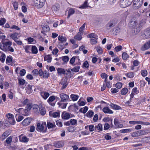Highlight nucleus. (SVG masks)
Wrapping results in <instances>:
<instances>
[{
  "label": "nucleus",
  "instance_id": "nucleus-38",
  "mask_svg": "<svg viewBox=\"0 0 150 150\" xmlns=\"http://www.w3.org/2000/svg\"><path fill=\"white\" fill-rule=\"evenodd\" d=\"M18 83L21 85H23L25 83V80L23 79H18Z\"/></svg>",
  "mask_w": 150,
  "mask_h": 150
},
{
  "label": "nucleus",
  "instance_id": "nucleus-59",
  "mask_svg": "<svg viewBox=\"0 0 150 150\" xmlns=\"http://www.w3.org/2000/svg\"><path fill=\"white\" fill-rule=\"evenodd\" d=\"M138 133L139 136L144 135L145 134V132L144 130H139L137 131Z\"/></svg>",
  "mask_w": 150,
  "mask_h": 150
},
{
  "label": "nucleus",
  "instance_id": "nucleus-64",
  "mask_svg": "<svg viewBox=\"0 0 150 150\" xmlns=\"http://www.w3.org/2000/svg\"><path fill=\"white\" fill-rule=\"evenodd\" d=\"M122 47L121 46L119 45V46L116 47L115 48V50L116 52H118L122 50Z\"/></svg>",
  "mask_w": 150,
  "mask_h": 150
},
{
  "label": "nucleus",
  "instance_id": "nucleus-32",
  "mask_svg": "<svg viewBox=\"0 0 150 150\" xmlns=\"http://www.w3.org/2000/svg\"><path fill=\"white\" fill-rule=\"evenodd\" d=\"M71 98L73 101H76L79 98V96L77 95L72 94L70 96Z\"/></svg>",
  "mask_w": 150,
  "mask_h": 150
},
{
  "label": "nucleus",
  "instance_id": "nucleus-39",
  "mask_svg": "<svg viewBox=\"0 0 150 150\" xmlns=\"http://www.w3.org/2000/svg\"><path fill=\"white\" fill-rule=\"evenodd\" d=\"M94 114V112L92 110H89L86 113V115L87 117H91Z\"/></svg>",
  "mask_w": 150,
  "mask_h": 150
},
{
  "label": "nucleus",
  "instance_id": "nucleus-55",
  "mask_svg": "<svg viewBox=\"0 0 150 150\" xmlns=\"http://www.w3.org/2000/svg\"><path fill=\"white\" fill-rule=\"evenodd\" d=\"M126 75L129 78H132L134 76V73L132 72H129Z\"/></svg>",
  "mask_w": 150,
  "mask_h": 150
},
{
  "label": "nucleus",
  "instance_id": "nucleus-60",
  "mask_svg": "<svg viewBox=\"0 0 150 150\" xmlns=\"http://www.w3.org/2000/svg\"><path fill=\"white\" fill-rule=\"evenodd\" d=\"M3 44L6 47L11 46L12 45V43L11 41H8L4 42Z\"/></svg>",
  "mask_w": 150,
  "mask_h": 150
},
{
  "label": "nucleus",
  "instance_id": "nucleus-22",
  "mask_svg": "<svg viewBox=\"0 0 150 150\" xmlns=\"http://www.w3.org/2000/svg\"><path fill=\"white\" fill-rule=\"evenodd\" d=\"M55 99V97L54 96H51L49 97L47 100V102L48 103L52 106H54L55 104V103H52V102H53Z\"/></svg>",
  "mask_w": 150,
  "mask_h": 150
},
{
  "label": "nucleus",
  "instance_id": "nucleus-49",
  "mask_svg": "<svg viewBox=\"0 0 150 150\" xmlns=\"http://www.w3.org/2000/svg\"><path fill=\"white\" fill-rule=\"evenodd\" d=\"M12 60V58L11 56H9L7 57L6 60V63H10Z\"/></svg>",
  "mask_w": 150,
  "mask_h": 150
},
{
  "label": "nucleus",
  "instance_id": "nucleus-45",
  "mask_svg": "<svg viewBox=\"0 0 150 150\" xmlns=\"http://www.w3.org/2000/svg\"><path fill=\"white\" fill-rule=\"evenodd\" d=\"M122 57L123 59L126 60L128 58L129 55L126 52H124L122 54Z\"/></svg>",
  "mask_w": 150,
  "mask_h": 150
},
{
  "label": "nucleus",
  "instance_id": "nucleus-1",
  "mask_svg": "<svg viewBox=\"0 0 150 150\" xmlns=\"http://www.w3.org/2000/svg\"><path fill=\"white\" fill-rule=\"evenodd\" d=\"M31 108L32 104H28L27 105L25 109H23V108H20L18 109H16V111L23 115L28 116L29 115L30 110Z\"/></svg>",
  "mask_w": 150,
  "mask_h": 150
},
{
  "label": "nucleus",
  "instance_id": "nucleus-11",
  "mask_svg": "<svg viewBox=\"0 0 150 150\" xmlns=\"http://www.w3.org/2000/svg\"><path fill=\"white\" fill-rule=\"evenodd\" d=\"M67 81V79L66 78L63 79L61 80L60 83L62 85V86L61 88V89L63 90L67 87L68 85Z\"/></svg>",
  "mask_w": 150,
  "mask_h": 150
},
{
  "label": "nucleus",
  "instance_id": "nucleus-57",
  "mask_svg": "<svg viewBox=\"0 0 150 150\" xmlns=\"http://www.w3.org/2000/svg\"><path fill=\"white\" fill-rule=\"evenodd\" d=\"M42 76L43 78H48L49 76L50 75L48 73L45 71L43 72Z\"/></svg>",
  "mask_w": 150,
  "mask_h": 150
},
{
  "label": "nucleus",
  "instance_id": "nucleus-30",
  "mask_svg": "<svg viewBox=\"0 0 150 150\" xmlns=\"http://www.w3.org/2000/svg\"><path fill=\"white\" fill-rule=\"evenodd\" d=\"M83 34H81L80 33H78L74 37V38L78 40H80L82 39L81 36Z\"/></svg>",
  "mask_w": 150,
  "mask_h": 150
},
{
  "label": "nucleus",
  "instance_id": "nucleus-40",
  "mask_svg": "<svg viewBox=\"0 0 150 150\" xmlns=\"http://www.w3.org/2000/svg\"><path fill=\"white\" fill-rule=\"evenodd\" d=\"M67 104V103H62L61 102L57 103L58 105L60 106L61 108L63 109L66 108Z\"/></svg>",
  "mask_w": 150,
  "mask_h": 150
},
{
  "label": "nucleus",
  "instance_id": "nucleus-51",
  "mask_svg": "<svg viewBox=\"0 0 150 150\" xmlns=\"http://www.w3.org/2000/svg\"><path fill=\"white\" fill-rule=\"evenodd\" d=\"M42 29L43 30L45 31L46 32L49 31L50 29L49 27L47 25L44 26L43 27H42Z\"/></svg>",
  "mask_w": 150,
  "mask_h": 150
},
{
  "label": "nucleus",
  "instance_id": "nucleus-52",
  "mask_svg": "<svg viewBox=\"0 0 150 150\" xmlns=\"http://www.w3.org/2000/svg\"><path fill=\"white\" fill-rule=\"evenodd\" d=\"M89 128L90 132H93L94 130L96 131L95 127H94L93 125H91L89 126Z\"/></svg>",
  "mask_w": 150,
  "mask_h": 150
},
{
  "label": "nucleus",
  "instance_id": "nucleus-29",
  "mask_svg": "<svg viewBox=\"0 0 150 150\" xmlns=\"http://www.w3.org/2000/svg\"><path fill=\"white\" fill-rule=\"evenodd\" d=\"M52 59V58L50 55H46L44 57L45 60L47 61V62L49 63L51 62Z\"/></svg>",
  "mask_w": 150,
  "mask_h": 150
},
{
  "label": "nucleus",
  "instance_id": "nucleus-46",
  "mask_svg": "<svg viewBox=\"0 0 150 150\" xmlns=\"http://www.w3.org/2000/svg\"><path fill=\"white\" fill-rule=\"evenodd\" d=\"M132 129H127L121 130L120 132L121 133H129L131 132Z\"/></svg>",
  "mask_w": 150,
  "mask_h": 150
},
{
  "label": "nucleus",
  "instance_id": "nucleus-10",
  "mask_svg": "<svg viewBox=\"0 0 150 150\" xmlns=\"http://www.w3.org/2000/svg\"><path fill=\"white\" fill-rule=\"evenodd\" d=\"M127 0H120V6L122 8H125L130 5Z\"/></svg>",
  "mask_w": 150,
  "mask_h": 150
},
{
  "label": "nucleus",
  "instance_id": "nucleus-21",
  "mask_svg": "<svg viewBox=\"0 0 150 150\" xmlns=\"http://www.w3.org/2000/svg\"><path fill=\"white\" fill-rule=\"evenodd\" d=\"M40 95L42 97L45 99L46 100L49 96V93L46 92H42L40 93Z\"/></svg>",
  "mask_w": 150,
  "mask_h": 150
},
{
  "label": "nucleus",
  "instance_id": "nucleus-18",
  "mask_svg": "<svg viewBox=\"0 0 150 150\" xmlns=\"http://www.w3.org/2000/svg\"><path fill=\"white\" fill-rule=\"evenodd\" d=\"M46 110L45 108L42 105H40V113L42 115H44L46 113Z\"/></svg>",
  "mask_w": 150,
  "mask_h": 150
},
{
  "label": "nucleus",
  "instance_id": "nucleus-4",
  "mask_svg": "<svg viewBox=\"0 0 150 150\" xmlns=\"http://www.w3.org/2000/svg\"><path fill=\"white\" fill-rule=\"evenodd\" d=\"M143 3V0H134L133 2V8L134 10L139 8Z\"/></svg>",
  "mask_w": 150,
  "mask_h": 150
},
{
  "label": "nucleus",
  "instance_id": "nucleus-23",
  "mask_svg": "<svg viewBox=\"0 0 150 150\" xmlns=\"http://www.w3.org/2000/svg\"><path fill=\"white\" fill-rule=\"evenodd\" d=\"M114 123L116 127L117 128H121L123 125L120 124L118 120L117 119H115L114 120Z\"/></svg>",
  "mask_w": 150,
  "mask_h": 150
},
{
  "label": "nucleus",
  "instance_id": "nucleus-25",
  "mask_svg": "<svg viewBox=\"0 0 150 150\" xmlns=\"http://www.w3.org/2000/svg\"><path fill=\"white\" fill-rule=\"evenodd\" d=\"M75 10L74 8H71L69 9L68 11V14L67 17V18H69L70 16L73 14L75 12Z\"/></svg>",
  "mask_w": 150,
  "mask_h": 150
},
{
  "label": "nucleus",
  "instance_id": "nucleus-43",
  "mask_svg": "<svg viewBox=\"0 0 150 150\" xmlns=\"http://www.w3.org/2000/svg\"><path fill=\"white\" fill-rule=\"evenodd\" d=\"M128 89L127 88H124L122 89L121 91L122 95H125L127 93Z\"/></svg>",
  "mask_w": 150,
  "mask_h": 150
},
{
  "label": "nucleus",
  "instance_id": "nucleus-2",
  "mask_svg": "<svg viewBox=\"0 0 150 150\" xmlns=\"http://www.w3.org/2000/svg\"><path fill=\"white\" fill-rule=\"evenodd\" d=\"M129 25L130 28L134 29V31L138 33L140 30L142 25L141 22L138 24L137 21H130L129 23Z\"/></svg>",
  "mask_w": 150,
  "mask_h": 150
},
{
  "label": "nucleus",
  "instance_id": "nucleus-5",
  "mask_svg": "<svg viewBox=\"0 0 150 150\" xmlns=\"http://www.w3.org/2000/svg\"><path fill=\"white\" fill-rule=\"evenodd\" d=\"M44 0H35L34 6L36 8H42L44 5Z\"/></svg>",
  "mask_w": 150,
  "mask_h": 150
},
{
  "label": "nucleus",
  "instance_id": "nucleus-33",
  "mask_svg": "<svg viewBox=\"0 0 150 150\" xmlns=\"http://www.w3.org/2000/svg\"><path fill=\"white\" fill-rule=\"evenodd\" d=\"M16 120L18 122H20L24 118V117L23 116H20L18 114H16Z\"/></svg>",
  "mask_w": 150,
  "mask_h": 150
},
{
  "label": "nucleus",
  "instance_id": "nucleus-13",
  "mask_svg": "<svg viewBox=\"0 0 150 150\" xmlns=\"http://www.w3.org/2000/svg\"><path fill=\"white\" fill-rule=\"evenodd\" d=\"M149 47H150V40L146 42L144 46L142 47L141 50L142 51H144L148 49Z\"/></svg>",
  "mask_w": 150,
  "mask_h": 150
},
{
  "label": "nucleus",
  "instance_id": "nucleus-19",
  "mask_svg": "<svg viewBox=\"0 0 150 150\" xmlns=\"http://www.w3.org/2000/svg\"><path fill=\"white\" fill-rule=\"evenodd\" d=\"M114 21L113 20H111L106 25V28L108 30L110 29L111 27H113L114 26Z\"/></svg>",
  "mask_w": 150,
  "mask_h": 150
},
{
  "label": "nucleus",
  "instance_id": "nucleus-41",
  "mask_svg": "<svg viewBox=\"0 0 150 150\" xmlns=\"http://www.w3.org/2000/svg\"><path fill=\"white\" fill-rule=\"evenodd\" d=\"M96 130L97 129L99 131H102L103 130V127L101 124H99L96 126H95Z\"/></svg>",
  "mask_w": 150,
  "mask_h": 150
},
{
  "label": "nucleus",
  "instance_id": "nucleus-56",
  "mask_svg": "<svg viewBox=\"0 0 150 150\" xmlns=\"http://www.w3.org/2000/svg\"><path fill=\"white\" fill-rule=\"evenodd\" d=\"M54 125V124L50 122H47V127L48 129L53 127Z\"/></svg>",
  "mask_w": 150,
  "mask_h": 150
},
{
  "label": "nucleus",
  "instance_id": "nucleus-44",
  "mask_svg": "<svg viewBox=\"0 0 150 150\" xmlns=\"http://www.w3.org/2000/svg\"><path fill=\"white\" fill-rule=\"evenodd\" d=\"M75 130V128L72 126L67 128V130L68 131L71 132H74Z\"/></svg>",
  "mask_w": 150,
  "mask_h": 150
},
{
  "label": "nucleus",
  "instance_id": "nucleus-54",
  "mask_svg": "<svg viewBox=\"0 0 150 150\" xmlns=\"http://www.w3.org/2000/svg\"><path fill=\"white\" fill-rule=\"evenodd\" d=\"M137 124H140L142 125H149L150 123L149 122H145L142 121H137Z\"/></svg>",
  "mask_w": 150,
  "mask_h": 150
},
{
  "label": "nucleus",
  "instance_id": "nucleus-48",
  "mask_svg": "<svg viewBox=\"0 0 150 150\" xmlns=\"http://www.w3.org/2000/svg\"><path fill=\"white\" fill-rule=\"evenodd\" d=\"M70 122L72 125H76L77 124V120L74 119H71L70 120Z\"/></svg>",
  "mask_w": 150,
  "mask_h": 150
},
{
  "label": "nucleus",
  "instance_id": "nucleus-27",
  "mask_svg": "<svg viewBox=\"0 0 150 150\" xmlns=\"http://www.w3.org/2000/svg\"><path fill=\"white\" fill-rule=\"evenodd\" d=\"M87 7L91 8L90 6H88V5L87 1H85L84 3L81 5V6L79 7V8L82 9L86 8Z\"/></svg>",
  "mask_w": 150,
  "mask_h": 150
},
{
  "label": "nucleus",
  "instance_id": "nucleus-24",
  "mask_svg": "<svg viewBox=\"0 0 150 150\" xmlns=\"http://www.w3.org/2000/svg\"><path fill=\"white\" fill-rule=\"evenodd\" d=\"M1 55L0 56V61L2 63L4 62L6 59V55L3 52L0 51Z\"/></svg>",
  "mask_w": 150,
  "mask_h": 150
},
{
  "label": "nucleus",
  "instance_id": "nucleus-37",
  "mask_svg": "<svg viewBox=\"0 0 150 150\" xmlns=\"http://www.w3.org/2000/svg\"><path fill=\"white\" fill-rule=\"evenodd\" d=\"M18 33H15L11 34L10 37L14 40L17 39V37L18 36Z\"/></svg>",
  "mask_w": 150,
  "mask_h": 150
},
{
  "label": "nucleus",
  "instance_id": "nucleus-58",
  "mask_svg": "<svg viewBox=\"0 0 150 150\" xmlns=\"http://www.w3.org/2000/svg\"><path fill=\"white\" fill-rule=\"evenodd\" d=\"M122 86V84L120 82H118L115 84V87L118 89L121 88Z\"/></svg>",
  "mask_w": 150,
  "mask_h": 150
},
{
  "label": "nucleus",
  "instance_id": "nucleus-28",
  "mask_svg": "<svg viewBox=\"0 0 150 150\" xmlns=\"http://www.w3.org/2000/svg\"><path fill=\"white\" fill-rule=\"evenodd\" d=\"M57 71L59 75H61L62 74H65L66 71L64 69L58 68L57 69Z\"/></svg>",
  "mask_w": 150,
  "mask_h": 150
},
{
  "label": "nucleus",
  "instance_id": "nucleus-14",
  "mask_svg": "<svg viewBox=\"0 0 150 150\" xmlns=\"http://www.w3.org/2000/svg\"><path fill=\"white\" fill-rule=\"evenodd\" d=\"M53 144L54 146L57 148L62 147L64 145V143L62 141L55 142Z\"/></svg>",
  "mask_w": 150,
  "mask_h": 150
},
{
  "label": "nucleus",
  "instance_id": "nucleus-36",
  "mask_svg": "<svg viewBox=\"0 0 150 150\" xmlns=\"http://www.w3.org/2000/svg\"><path fill=\"white\" fill-rule=\"evenodd\" d=\"M88 109V107L85 106L83 108H81L79 110V112H82L83 113H85Z\"/></svg>",
  "mask_w": 150,
  "mask_h": 150
},
{
  "label": "nucleus",
  "instance_id": "nucleus-34",
  "mask_svg": "<svg viewBox=\"0 0 150 150\" xmlns=\"http://www.w3.org/2000/svg\"><path fill=\"white\" fill-rule=\"evenodd\" d=\"M31 51L33 54H36L38 53V49L35 46H32Z\"/></svg>",
  "mask_w": 150,
  "mask_h": 150
},
{
  "label": "nucleus",
  "instance_id": "nucleus-17",
  "mask_svg": "<svg viewBox=\"0 0 150 150\" xmlns=\"http://www.w3.org/2000/svg\"><path fill=\"white\" fill-rule=\"evenodd\" d=\"M70 70V69H68V70L66 69L65 71V74L67 75V78H70L73 76L74 73H72Z\"/></svg>",
  "mask_w": 150,
  "mask_h": 150
},
{
  "label": "nucleus",
  "instance_id": "nucleus-62",
  "mask_svg": "<svg viewBox=\"0 0 150 150\" xmlns=\"http://www.w3.org/2000/svg\"><path fill=\"white\" fill-rule=\"evenodd\" d=\"M77 103L80 106H83L85 105V102L83 101H81L80 100L78 101Z\"/></svg>",
  "mask_w": 150,
  "mask_h": 150
},
{
  "label": "nucleus",
  "instance_id": "nucleus-16",
  "mask_svg": "<svg viewBox=\"0 0 150 150\" xmlns=\"http://www.w3.org/2000/svg\"><path fill=\"white\" fill-rule=\"evenodd\" d=\"M20 141L23 142H28V139L25 136H23L22 134H21L19 136Z\"/></svg>",
  "mask_w": 150,
  "mask_h": 150
},
{
  "label": "nucleus",
  "instance_id": "nucleus-3",
  "mask_svg": "<svg viewBox=\"0 0 150 150\" xmlns=\"http://www.w3.org/2000/svg\"><path fill=\"white\" fill-rule=\"evenodd\" d=\"M36 129L37 130L40 132H45L47 129L46 122H43L42 124L38 123Z\"/></svg>",
  "mask_w": 150,
  "mask_h": 150
},
{
  "label": "nucleus",
  "instance_id": "nucleus-35",
  "mask_svg": "<svg viewBox=\"0 0 150 150\" xmlns=\"http://www.w3.org/2000/svg\"><path fill=\"white\" fill-rule=\"evenodd\" d=\"M87 37L88 38H93L96 39H98V36L94 33L90 34L87 35Z\"/></svg>",
  "mask_w": 150,
  "mask_h": 150
},
{
  "label": "nucleus",
  "instance_id": "nucleus-7",
  "mask_svg": "<svg viewBox=\"0 0 150 150\" xmlns=\"http://www.w3.org/2000/svg\"><path fill=\"white\" fill-rule=\"evenodd\" d=\"M60 97L61 100V102H66L68 101L69 98V97L68 95L63 93L60 94Z\"/></svg>",
  "mask_w": 150,
  "mask_h": 150
},
{
  "label": "nucleus",
  "instance_id": "nucleus-26",
  "mask_svg": "<svg viewBox=\"0 0 150 150\" xmlns=\"http://www.w3.org/2000/svg\"><path fill=\"white\" fill-rule=\"evenodd\" d=\"M110 106L114 109L120 110L121 109V107L120 106L112 103L110 104Z\"/></svg>",
  "mask_w": 150,
  "mask_h": 150
},
{
  "label": "nucleus",
  "instance_id": "nucleus-53",
  "mask_svg": "<svg viewBox=\"0 0 150 150\" xmlns=\"http://www.w3.org/2000/svg\"><path fill=\"white\" fill-rule=\"evenodd\" d=\"M8 122L11 125H13L15 122V121L14 120L13 117L11 118L8 120H7Z\"/></svg>",
  "mask_w": 150,
  "mask_h": 150
},
{
  "label": "nucleus",
  "instance_id": "nucleus-20",
  "mask_svg": "<svg viewBox=\"0 0 150 150\" xmlns=\"http://www.w3.org/2000/svg\"><path fill=\"white\" fill-rule=\"evenodd\" d=\"M103 111L105 113L112 114L113 112L107 107H104L103 109Z\"/></svg>",
  "mask_w": 150,
  "mask_h": 150
},
{
  "label": "nucleus",
  "instance_id": "nucleus-12",
  "mask_svg": "<svg viewBox=\"0 0 150 150\" xmlns=\"http://www.w3.org/2000/svg\"><path fill=\"white\" fill-rule=\"evenodd\" d=\"M32 119L30 117H27L22 122V124L25 126H27L30 124L31 121Z\"/></svg>",
  "mask_w": 150,
  "mask_h": 150
},
{
  "label": "nucleus",
  "instance_id": "nucleus-63",
  "mask_svg": "<svg viewBox=\"0 0 150 150\" xmlns=\"http://www.w3.org/2000/svg\"><path fill=\"white\" fill-rule=\"evenodd\" d=\"M26 73V71L25 69L21 70L20 72V74L21 76H24Z\"/></svg>",
  "mask_w": 150,
  "mask_h": 150
},
{
  "label": "nucleus",
  "instance_id": "nucleus-15",
  "mask_svg": "<svg viewBox=\"0 0 150 150\" xmlns=\"http://www.w3.org/2000/svg\"><path fill=\"white\" fill-rule=\"evenodd\" d=\"M62 117L63 119L67 120L70 117V114L66 112H63L62 115Z\"/></svg>",
  "mask_w": 150,
  "mask_h": 150
},
{
  "label": "nucleus",
  "instance_id": "nucleus-9",
  "mask_svg": "<svg viewBox=\"0 0 150 150\" xmlns=\"http://www.w3.org/2000/svg\"><path fill=\"white\" fill-rule=\"evenodd\" d=\"M32 108H33V111L36 114H40V105H32Z\"/></svg>",
  "mask_w": 150,
  "mask_h": 150
},
{
  "label": "nucleus",
  "instance_id": "nucleus-50",
  "mask_svg": "<svg viewBox=\"0 0 150 150\" xmlns=\"http://www.w3.org/2000/svg\"><path fill=\"white\" fill-rule=\"evenodd\" d=\"M69 58L68 56H65L63 57L62 60L65 63H67L69 60Z\"/></svg>",
  "mask_w": 150,
  "mask_h": 150
},
{
  "label": "nucleus",
  "instance_id": "nucleus-47",
  "mask_svg": "<svg viewBox=\"0 0 150 150\" xmlns=\"http://www.w3.org/2000/svg\"><path fill=\"white\" fill-rule=\"evenodd\" d=\"M0 48L5 52H7V47L3 43L0 44Z\"/></svg>",
  "mask_w": 150,
  "mask_h": 150
},
{
  "label": "nucleus",
  "instance_id": "nucleus-6",
  "mask_svg": "<svg viewBox=\"0 0 150 150\" xmlns=\"http://www.w3.org/2000/svg\"><path fill=\"white\" fill-rule=\"evenodd\" d=\"M142 36L145 39L150 38V28H148L144 30L142 33Z\"/></svg>",
  "mask_w": 150,
  "mask_h": 150
},
{
  "label": "nucleus",
  "instance_id": "nucleus-61",
  "mask_svg": "<svg viewBox=\"0 0 150 150\" xmlns=\"http://www.w3.org/2000/svg\"><path fill=\"white\" fill-rule=\"evenodd\" d=\"M7 52L9 51L11 52H13L14 50L13 48L11 47V46L7 47Z\"/></svg>",
  "mask_w": 150,
  "mask_h": 150
},
{
  "label": "nucleus",
  "instance_id": "nucleus-31",
  "mask_svg": "<svg viewBox=\"0 0 150 150\" xmlns=\"http://www.w3.org/2000/svg\"><path fill=\"white\" fill-rule=\"evenodd\" d=\"M58 40L61 41L62 43H64L66 41V39L65 37L62 36H59L58 38Z\"/></svg>",
  "mask_w": 150,
  "mask_h": 150
},
{
  "label": "nucleus",
  "instance_id": "nucleus-8",
  "mask_svg": "<svg viewBox=\"0 0 150 150\" xmlns=\"http://www.w3.org/2000/svg\"><path fill=\"white\" fill-rule=\"evenodd\" d=\"M60 111H59L56 112L51 111L49 112V115L50 116L54 118L59 117H60Z\"/></svg>",
  "mask_w": 150,
  "mask_h": 150
},
{
  "label": "nucleus",
  "instance_id": "nucleus-42",
  "mask_svg": "<svg viewBox=\"0 0 150 150\" xmlns=\"http://www.w3.org/2000/svg\"><path fill=\"white\" fill-rule=\"evenodd\" d=\"M80 68V67L79 66H76L73 68L71 69V70L73 72H77L79 71V69Z\"/></svg>",
  "mask_w": 150,
  "mask_h": 150
}]
</instances>
